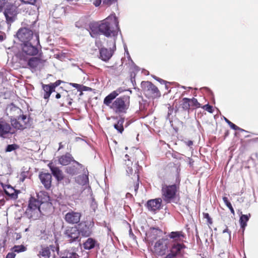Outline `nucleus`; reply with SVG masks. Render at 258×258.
I'll use <instances>...</instances> for the list:
<instances>
[{
    "mask_svg": "<svg viewBox=\"0 0 258 258\" xmlns=\"http://www.w3.org/2000/svg\"><path fill=\"white\" fill-rule=\"evenodd\" d=\"M116 1L117 0H102V4L103 5L110 6Z\"/></svg>",
    "mask_w": 258,
    "mask_h": 258,
    "instance_id": "nucleus-45",
    "label": "nucleus"
},
{
    "mask_svg": "<svg viewBox=\"0 0 258 258\" xmlns=\"http://www.w3.org/2000/svg\"><path fill=\"white\" fill-rule=\"evenodd\" d=\"M190 102H191V105L197 108H199L201 107V104L198 102L197 99L195 98H192V99H190Z\"/></svg>",
    "mask_w": 258,
    "mask_h": 258,
    "instance_id": "nucleus-41",
    "label": "nucleus"
},
{
    "mask_svg": "<svg viewBox=\"0 0 258 258\" xmlns=\"http://www.w3.org/2000/svg\"><path fill=\"white\" fill-rule=\"evenodd\" d=\"M141 88L144 94L148 98H157L160 96L158 89L151 82L143 81Z\"/></svg>",
    "mask_w": 258,
    "mask_h": 258,
    "instance_id": "nucleus-6",
    "label": "nucleus"
},
{
    "mask_svg": "<svg viewBox=\"0 0 258 258\" xmlns=\"http://www.w3.org/2000/svg\"><path fill=\"white\" fill-rule=\"evenodd\" d=\"M39 179L47 189H49L51 185V175L49 173H41L39 175Z\"/></svg>",
    "mask_w": 258,
    "mask_h": 258,
    "instance_id": "nucleus-16",
    "label": "nucleus"
},
{
    "mask_svg": "<svg viewBox=\"0 0 258 258\" xmlns=\"http://www.w3.org/2000/svg\"><path fill=\"white\" fill-rule=\"evenodd\" d=\"M77 181L80 184H87L89 182L88 174H87L85 172L84 174L77 177Z\"/></svg>",
    "mask_w": 258,
    "mask_h": 258,
    "instance_id": "nucleus-32",
    "label": "nucleus"
},
{
    "mask_svg": "<svg viewBox=\"0 0 258 258\" xmlns=\"http://www.w3.org/2000/svg\"><path fill=\"white\" fill-rule=\"evenodd\" d=\"M169 240L167 238H162L158 240L154 246V251L158 255L165 254L168 249Z\"/></svg>",
    "mask_w": 258,
    "mask_h": 258,
    "instance_id": "nucleus-10",
    "label": "nucleus"
},
{
    "mask_svg": "<svg viewBox=\"0 0 258 258\" xmlns=\"http://www.w3.org/2000/svg\"><path fill=\"white\" fill-rule=\"evenodd\" d=\"M182 88L185 89V87H184V86H182Z\"/></svg>",
    "mask_w": 258,
    "mask_h": 258,
    "instance_id": "nucleus-64",
    "label": "nucleus"
},
{
    "mask_svg": "<svg viewBox=\"0 0 258 258\" xmlns=\"http://www.w3.org/2000/svg\"><path fill=\"white\" fill-rule=\"evenodd\" d=\"M125 91V89H123L121 87H120L118 89H117L116 90L113 91V93H115L116 96H118L120 93Z\"/></svg>",
    "mask_w": 258,
    "mask_h": 258,
    "instance_id": "nucleus-47",
    "label": "nucleus"
},
{
    "mask_svg": "<svg viewBox=\"0 0 258 258\" xmlns=\"http://www.w3.org/2000/svg\"><path fill=\"white\" fill-rule=\"evenodd\" d=\"M223 233H228L229 234V237H230L231 236V232L229 230V229L228 228H226L225 229H224L223 231Z\"/></svg>",
    "mask_w": 258,
    "mask_h": 258,
    "instance_id": "nucleus-58",
    "label": "nucleus"
},
{
    "mask_svg": "<svg viewBox=\"0 0 258 258\" xmlns=\"http://www.w3.org/2000/svg\"><path fill=\"white\" fill-rule=\"evenodd\" d=\"M54 248V246L42 247L38 255L39 258H55Z\"/></svg>",
    "mask_w": 258,
    "mask_h": 258,
    "instance_id": "nucleus-13",
    "label": "nucleus"
},
{
    "mask_svg": "<svg viewBox=\"0 0 258 258\" xmlns=\"http://www.w3.org/2000/svg\"><path fill=\"white\" fill-rule=\"evenodd\" d=\"M177 191V187L175 184L162 185L161 194L163 201L166 203L173 202L176 198Z\"/></svg>",
    "mask_w": 258,
    "mask_h": 258,
    "instance_id": "nucleus-4",
    "label": "nucleus"
},
{
    "mask_svg": "<svg viewBox=\"0 0 258 258\" xmlns=\"http://www.w3.org/2000/svg\"><path fill=\"white\" fill-rule=\"evenodd\" d=\"M17 36L23 43L29 42L35 40V36H33L32 31L26 28L20 29L17 33Z\"/></svg>",
    "mask_w": 258,
    "mask_h": 258,
    "instance_id": "nucleus-9",
    "label": "nucleus"
},
{
    "mask_svg": "<svg viewBox=\"0 0 258 258\" xmlns=\"http://www.w3.org/2000/svg\"><path fill=\"white\" fill-rule=\"evenodd\" d=\"M102 0H93V4L95 7H98L100 5Z\"/></svg>",
    "mask_w": 258,
    "mask_h": 258,
    "instance_id": "nucleus-50",
    "label": "nucleus"
},
{
    "mask_svg": "<svg viewBox=\"0 0 258 258\" xmlns=\"http://www.w3.org/2000/svg\"><path fill=\"white\" fill-rule=\"evenodd\" d=\"M134 192L135 194V195H136L137 194V192L138 190V188H139V184H136L135 185H134Z\"/></svg>",
    "mask_w": 258,
    "mask_h": 258,
    "instance_id": "nucleus-56",
    "label": "nucleus"
},
{
    "mask_svg": "<svg viewBox=\"0 0 258 258\" xmlns=\"http://www.w3.org/2000/svg\"><path fill=\"white\" fill-rule=\"evenodd\" d=\"M27 64L32 69H35L37 67L42 63V60L37 57L27 58Z\"/></svg>",
    "mask_w": 258,
    "mask_h": 258,
    "instance_id": "nucleus-20",
    "label": "nucleus"
},
{
    "mask_svg": "<svg viewBox=\"0 0 258 258\" xmlns=\"http://www.w3.org/2000/svg\"><path fill=\"white\" fill-rule=\"evenodd\" d=\"M168 236L175 241H178L181 240V237H184V235L181 231H175L171 232Z\"/></svg>",
    "mask_w": 258,
    "mask_h": 258,
    "instance_id": "nucleus-29",
    "label": "nucleus"
},
{
    "mask_svg": "<svg viewBox=\"0 0 258 258\" xmlns=\"http://www.w3.org/2000/svg\"><path fill=\"white\" fill-rule=\"evenodd\" d=\"M61 83L60 80H57L54 83H50L49 85L53 90H55V88L58 86Z\"/></svg>",
    "mask_w": 258,
    "mask_h": 258,
    "instance_id": "nucleus-43",
    "label": "nucleus"
},
{
    "mask_svg": "<svg viewBox=\"0 0 258 258\" xmlns=\"http://www.w3.org/2000/svg\"><path fill=\"white\" fill-rule=\"evenodd\" d=\"M96 243L95 240L92 238H89L83 244L84 248L85 249L90 250L95 247Z\"/></svg>",
    "mask_w": 258,
    "mask_h": 258,
    "instance_id": "nucleus-27",
    "label": "nucleus"
},
{
    "mask_svg": "<svg viewBox=\"0 0 258 258\" xmlns=\"http://www.w3.org/2000/svg\"><path fill=\"white\" fill-rule=\"evenodd\" d=\"M186 145L189 147L192 146L193 145V142L191 141H187L185 142Z\"/></svg>",
    "mask_w": 258,
    "mask_h": 258,
    "instance_id": "nucleus-57",
    "label": "nucleus"
},
{
    "mask_svg": "<svg viewBox=\"0 0 258 258\" xmlns=\"http://www.w3.org/2000/svg\"><path fill=\"white\" fill-rule=\"evenodd\" d=\"M130 105V97L124 96L116 99L110 105V108L116 113H124Z\"/></svg>",
    "mask_w": 258,
    "mask_h": 258,
    "instance_id": "nucleus-3",
    "label": "nucleus"
},
{
    "mask_svg": "<svg viewBox=\"0 0 258 258\" xmlns=\"http://www.w3.org/2000/svg\"><path fill=\"white\" fill-rule=\"evenodd\" d=\"M119 22L114 14H111L100 23H92L89 25L90 34L93 38H97L103 34L107 37H113L112 47L109 49L101 48L99 50V58L104 61L109 60L116 49L115 39L120 31Z\"/></svg>",
    "mask_w": 258,
    "mask_h": 258,
    "instance_id": "nucleus-1",
    "label": "nucleus"
},
{
    "mask_svg": "<svg viewBox=\"0 0 258 258\" xmlns=\"http://www.w3.org/2000/svg\"><path fill=\"white\" fill-rule=\"evenodd\" d=\"M25 214L29 219L34 220L40 217L41 211L40 209L34 210L27 208Z\"/></svg>",
    "mask_w": 258,
    "mask_h": 258,
    "instance_id": "nucleus-21",
    "label": "nucleus"
},
{
    "mask_svg": "<svg viewBox=\"0 0 258 258\" xmlns=\"http://www.w3.org/2000/svg\"><path fill=\"white\" fill-rule=\"evenodd\" d=\"M11 250L12 252L20 253L24 252L27 250V247L24 245H15L11 248Z\"/></svg>",
    "mask_w": 258,
    "mask_h": 258,
    "instance_id": "nucleus-31",
    "label": "nucleus"
},
{
    "mask_svg": "<svg viewBox=\"0 0 258 258\" xmlns=\"http://www.w3.org/2000/svg\"><path fill=\"white\" fill-rule=\"evenodd\" d=\"M115 93L112 92L110 94L107 95L104 99V104L110 107V105L112 104V101L114 99L116 96Z\"/></svg>",
    "mask_w": 258,
    "mask_h": 258,
    "instance_id": "nucleus-30",
    "label": "nucleus"
},
{
    "mask_svg": "<svg viewBox=\"0 0 258 258\" xmlns=\"http://www.w3.org/2000/svg\"><path fill=\"white\" fill-rule=\"evenodd\" d=\"M61 83L60 80H57L54 83H50L49 85L53 90H55V88L58 86Z\"/></svg>",
    "mask_w": 258,
    "mask_h": 258,
    "instance_id": "nucleus-42",
    "label": "nucleus"
},
{
    "mask_svg": "<svg viewBox=\"0 0 258 258\" xmlns=\"http://www.w3.org/2000/svg\"><path fill=\"white\" fill-rule=\"evenodd\" d=\"M71 85L73 87H74L78 89H80L81 87V86L80 84H76V83H72V84H71Z\"/></svg>",
    "mask_w": 258,
    "mask_h": 258,
    "instance_id": "nucleus-53",
    "label": "nucleus"
},
{
    "mask_svg": "<svg viewBox=\"0 0 258 258\" xmlns=\"http://www.w3.org/2000/svg\"><path fill=\"white\" fill-rule=\"evenodd\" d=\"M251 215L250 214L247 215H241L239 219V223L241 228L242 229V232H244V229L247 226V222L249 220Z\"/></svg>",
    "mask_w": 258,
    "mask_h": 258,
    "instance_id": "nucleus-24",
    "label": "nucleus"
},
{
    "mask_svg": "<svg viewBox=\"0 0 258 258\" xmlns=\"http://www.w3.org/2000/svg\"><path fill=\"white\" fill-rule=\"evenodd\" d=\"M203 108L209 112H213V107L209 104H206L204 106Z\"/></svg>",
    "mask_w": 258,
    "mask_h": 258,
    "instance_id": "nucleus-46",
    "label": "nucleus"
},
{
    "mask_svg": "<svg viewBox=\"0 0 258 258\" xmlns=\"http://www.w3.org/2000/svg\"><path fill=\"white\" fill-rule=\"evenodd\" d=\"M184 247L182 244L177 243L172 245L170 253H169L165 258H175L176 255L180 253L181 250Z\"/></svg>",
    "mask_w": 258,
    "mask_h": 258,
    "instance_id": "nucleus-18",
    "label": "nucleus"
},
{
    "mask_svg": "<svg viewBox=\"0 0 258 258\" xmlns=\"http://www.w3.org/2000/svg\"><path fill=\"white\" fill-rule=\"evenodd\" d=\"M203 215H204V218L205 219H207V221L208 222L211 224L212 223V219L211 218H210V216H209V214L208 213H204L203 214Z\"/></svg>",
    "mask_w": 258,
    "mask_h": 258,
    "instance_id": "nucleus-49",
    "label": "nucleus"
},
{
    "mask_svg": "<svg viewBox=\"0 0 258 258\" xmlns=\"http://www.w3.org/2000/svg\"><path fill=\"white\" fill-rule=\"evenodd\" d=\"M59 146L58 150H60V149H62V148H63V145H62V143H59Z\"/></svg>",
    "mask_w": 258,
    "mask_h": 258,
    "instance_id": "nucleus-62",
    "label": "nucleus"
},
{
    "mask_svg": "<svg viewBox=\"0 0 258 258\" xmlns=\"http://www.w3.org/2000/svg\"><path fill=\"white\" fill-rule=\"evenodd\" d=\"M61 97V95L59 94V93H57L56 96H55V98L56 99H59Z\"/></svg>",
    "mask_w": 258,
    "mask_h": 258,
    "instance_id": "nucleus-61",
    "label": "nucleus"
},
{
    "mask_svg": "<svg viewBox=\"0 0 258 258\" xmlns=\"http://www.w3.org/2000/svg\"><path fill=\"white\" fill-rule=\"evenodd\" d=\"M21 238V235L20 233H15V238L16 240H19Z\"/></svg>",
    "mask_w": 258,
    "mask_h": 258,
    "instance_id": "nucleus-55",
    "label": "nucleus"
},
{
    "mask_svg": "<svg viewBox=\"0 0 258 258\" xmlns=\"http://www.w3.org/2000/svg\"><path fill=\"white\" fill-rule=\"evenodd\" d=\"M224 120L227 122L228 125L230 126V127L232 128L235 131H244V130L240 128L239 127L236 125L235 124L231 122L230 120H229L227 118L224 117Z\"/></svg>",
    "mask_w": 258,
    "mask_h": 258,
    "instance_id": "nucleus-37",
    "label": "nucleus"
},
{
    "mask_svg": "<svg viewBox=\"0 0 258 258\" xmlns=\"http://www.w3.org/2000/svg\"><path fill=\"white\" fill-rule=\"evenodd\" d=\"M154 78L155 79H156V80H157L158 81H159L160 83L162 84V83H164L165 82V81L161 79H160L157 77H154Z\"/></svg>",
    "mask_w": 258,
    "mask_h": 258,
    "instance_id": "nucleus-54",
    "label": "nucleus"
},
{
    "mask_svg": "<svg viewBox=\"0 0 258 258\" xmlns=\"http://www.w3.org/2000/svg\"><path fill=\"white\" fill-rule=\"evenodd\" d=\"M94 222L91 221H82L76 225L79 232L80 235L83 237H89L92 233Z\"/></svg>",
    "mask_w": 258,
    "mask_h": 258,
    "instance_id": "nucleus-7",
    "label": "nucleus"
},
{
    "mask_svg": "<svg viewBox=\"0 0 258 258\" xmlns=\"http://www.w3.org/2000/svg\"><path fill=\"white\" fill-rule=\"evenodd\" d=\"M71 161H74L79 166L82 167V164L78 162L73 160V158L70 153H67L64 155L61 156L58 159L59 163L62 165H67L69 164Z\"/></svg>",
    "mask_w": 258,
    "mask_h": 258,
    "instance_id": "nucleus-19",
    "label": "nucleus"
},
{
    "mask_svg": "<svg viewBox=\"0 0 258 258\" xmlns=\"http://www.w3.org/2000/svg\"><path fill=\"white\" fill-rule=\"evenodd\" d=\"M48 166L50 169L52 174L57 179V180H61L63 179V176L62 172L58 167L53 165L52 163H49L48 164Z\"/></svg>",
    "mask_w": 258,
    "mask_h": 258,
    "instance_id": "nucleus-22",
    "label": "nucleus"
},
{
    "mask_svg": "<svg viewBox=\"0 0 258 258\" xmlns=\"http://www.w3.org/2000/svg\"><path fill=\"white\" fill-rule=\"evenodd\" d=\"M190 99L187 98H184L182 99V103L181 104L182 107L184 110H188L190 107Z\"/></svg>",
    "mask_w": 258,
    "mask_h": 258,
    "instance_id": "nucleus-36",
    "label": "nucleus"
},
{
    "mask_svg": "<svg viewBox=\"0 0 258 258\" xmlns=\"http://www.w3.org/2000/svg\"><path fill=\"white\" fill-rule=\"evenodd\" d=\"M79 232L78 231V229L76 225L74 226L67 227L63 232L64 237L67 238V240L70 242H79L81 240Z\"/></svg>",
    "mask_w": 258,
    "mask_h": 258,
    "instance_id": "nucleus-8",
    "label": "nucleus"
},
{
    "mask_svg": "<svg viewBox=\"0 0 258 258\" xmlns=\"http://www.w3.org/2000/svg\"><path fill=\"white\" fill-rule=\"evenodd\" d=\"M149 233L152 239H155L162 234V231L158 228L152 227L150 228Z\"/></svg>",
    "mask_w": 258,
    "mask_h": 258,
    "instance_id": "nucleus-26",
    "label": "nucleus"
},
{
    "mask_svg": "<svg viewBox=\"0 0 258 258\" xmlns=\"http://www.w3.org/2000/svg\"><path fill=\"white\" fill-rule=\"evenodd\" d=\"M21 1L24 4L34 5L36 0H21Z\"/></svg>",
    "mask_w": 258,
    "mask_h": 258,
    "instance_id": "nucleus-48",
    "label": "nucleus"
},
{
    "mask_svg": "<svg viewBox=\"0 0 258 258\" xmlns=\"http://www.w3.org/2000/svg\"><path fill=\"white\" fill-rule=\"evenodd\" d=\"M28 118L26 115H22L17 118L11 119V124L15 128L22 130L26 128Z\"/></svg>",
    "mask_w": 258,
    "mask_h": 258,
    "instance_id": "nucleus-11",
    "label": "nucleus"
},
{
    "mask_svg": "<svg viewBox=\"0 0 258 258\" xmlns=\"http://www.w3.org/2000/svg\"><path fill=\"white\" fill-rule=\"evenodd\" d=\"M168 109V110L166 118L168 119L169 122L171 123L172 121L173 116L175 115L176 111H175L173 107L170 105L169 106Z\"/></svg>",
    "mask_w": 258,
    "mask_h": 258,
    "instance_id": "nucleus-34",
    "label": "nucleus"
},
{
    "mask_svg": "<svg viewBox=\"0 0 258 258\" xmlns=\"http://www.w3.org/2000/svg\"><path fill=\"white\" fill-rule=\"evenodd\" d=\"M6 37V34L4 33L0 32V41H3Z\"/></svg>",
    "mask_w": 258,
    "mask_h": 258,
    "instance_id": "nucleus-52",
    "label": "nucleus"
},
{
    "mask_svg": "<svg viewBox=\"0 0 258 258\" xmlns=\"http://www.w3.org/2000/svg\"><path fill=\"white\" fill-rule=\"evenodd\" d=\"M128 156L127 154H126V155H125V159H127V158H128ZM127 159L129 160V159Z\"/></svg>",
    "mask_w": 258,
    "mask_h": 258,
    "instance_id": "nucleus-63",
    "label": "nucleus"
},
{
    "mask_svg": "<svg viewBox=\"0 0 258 258\" xmlns=\"http://www.w3.org/2000/svg\"><path fill=\"white\" fill-rule=\"evenodd\" d=\"M223 200L225 204V205L227 206V207L229 209L231 212L234 215V210L231 204L229 202L228 198L227 197H224L223 198Z\"/></svg>",
    "mask_w": 258,
    "mask_h": 258,
    "instance_id": "nucleus-39",
    "label": "nucleus"
},
{
    "mask_svg": "<svg viewBox=\"0 0 258 258\" xmlns=\"http://www.w3.org/2000/svg\"><path fill=\"white\" fill-rule=\"evenodd\" d=\"M61 258H79L78 254L74 251H68L66 256H62Z\"/></svg>",
    "mask_w": 258,
    "mask_h": 258,
    "instance_id": "nucleus-38",
    "label": "nucleus"
},
{
    "mask_svg": "<svg viewBox=\"0 0 258 258\" xmlns=\"http://www.w3.org/2000/svg\"><path fill=\"white\" fill-rule=\"evenodd\" d=\"M129 234H130V237L132 238H134V237L135 236L134 234H133L132 230L131 228L129 231Z\"/></svg>",
    "mask_w": 258,
    "mask_h": 258,
    "instance_id": "nucleus-59",
    "label": "nucleus"
},
{
    "mask_svg": "<svg viewBox=\"0 0 258 258\" xmlns=\"http://www.w3.org/2000/svg\"><path fill=\"white\" fill-rule=\"evenodd\" d=\"M28 174V172H22L20 174V180L22 182H23L24 180L27 177Z\"/></svg>",
    "mask_w": 258,
    "mask_h": 258,
    "instance_id": "nucleus-44",
    "label": "nucleus"
},
{
    "mask_svg": "<svg viewBox=\"0 0 258 258\" xmlns=\"http://www.w3.org/2000/svg\"><path fill=\"white\" fill-rule=\"evenodd\" d=\"M15 256L16 254L14 252H9L6 256V258H15Z\"/></svg>",
    "mask_w": 258,
    "mask_h": 258,
    "instance_id": "nucleus-51",
    "label": "nucleus"
},
{
    "mask_svg": "<svg viewBox=\"0 0 258 258\" xmlns=\"http://www.w3.org/2000/svg\"><path fill=\"white\" fill-rule=\"evenodd\" d=\"M19 148V146L16 144H11L7 146L6 149V152H12L13 151L15 150L16 149H18Z\"/></svg>",
    "mask_w": 258,
    "mask_h": 258,
    "instance_id": "nucleus-40",
    "label": "nucleus"
},
{
    "mask_svg": "<svg viewBox=\"0 0 258 258\" xmlns=\"http://www.w3.org/2000/svg\"><path fill=\"white\" fill-rule=\"evenodd\" d=\"M39 44L38 36L35 35V40L29 42L23 43L22 44V53L20 55L21 60H27V56L36 55L38 53L39 50L36 45Z\"/></svg>",
    "mask_w": 258,
    "mask_h": 258,
    "instance_id": "nucleus-2",
    "label": "nucleus"
},
{
    "mask_svg": "<svg viewBox=\"0 0 258 258\" xmlns=\"http://www.w3.org/2000/svg\"><path fill=\"white\" fill-rule=\"evenodd\" d=\"M124 121V118H120L117 121V123L114 124V127L119 133H122L124 130L123 123Z\"/></svg>",
    "mask_w": 258,
    "mask_h": 258,
    "instance_id": "nucleus-33",
    "label": "nucleus"
},
{
    "mask_svg": "<svg viewBox=\"0 0 258 258\" xmlns=\"http://www.w3.org/2000/svg\"><path fill=\"white\" fill-rule=\"evenodd\" d=\"M14 133L9 123L5 121L0 120V137L6 138L9 134H13Z\"/></svg>",
    "mask_w": 258,
    "mask_h": 258,
    "instance_id": "nucleus-15",
    "label": "nucleus"
},
{
    "mask_svg": "<svg viewBox=\"0 0 258 258\" xmlns=\"http://www.w3.org/2000/svg\"><path fill=\"white\" fill-rule=\"evenodd\" d=\"M66 172L72 175L77 174L78 172V169L75 166L68 167L66 168Z\"/></svg>",
    "mask_w": 258,
    "mask_h": 258,
    "instance_id": "nucleus-35",
    "label": "nucleus"
},
{
    "mask_svg": "<svg viewBox=\"0 0 258 258\" xmlns=\"http://www.w3.org/2000/svg\"><path fill=\"white\" fill-rule=\"evenodd\" d=\"M40 203L39 201L36 200L34 198H30L28 208L31 209H40Z\"/></svg>",
    "mask_w": 258,
    "mask_h": 258,
    "instance_id": "nucleus-28",
    "label": "nucleus"
},
{
    "mask_svg": "<svg viewBox=\"0 0 258 258\" xmlns=\"http://www.w3.org/2000/svg\"><path fill=\"white\" fill-rule=\"evenodd\" d=\"M162 200L161 198H157L149 200L147 203L148 210L150 211L155 212L161 208Z\"/></svg>",
    "mask_w": 258,
    "mask_h": 258,
    "instance_id": "nucleus-14",
    "label": "nucleus"
},
{
    "mask_svg": "<svg viewBox=\"0 0 258 258\" xmlns=\"http://www.w3.org/2000/svg\"><path fill=\"white\" fill-rule=\"evenodd\" d=\"M42 87L44 91L43 98L48 100L51 94L55 92V90H53V88H51L49 84H42Z\"/></svg>",
    "mask_w": 258,
    "mask_h": 258,
    "instance_id": "nucleus-23",
    "label": "nucleus"
},
{
    "mask_svg": "<svg viewBox=\"0 0 258 258\" xmlns=\"http://www.w3.org/2000/svg\"><path fill=\"white\" fill-rule=\"evenodd\" d=\"M81 216V213L71 210L65 215L64 220L68 223L77 224L80 222Z\"/></svg>",
    "mask_w": 258,
    "mask_h": 258,
    "instance_id": "nucleus-12",
    "label": "nucleus"
},
{
    "mask_svg": "<svg viewBox=\"0 0 258 258\" xmlns=\"http://www.w3.org/2000/svg\"><path fill=\"white\" fill-rule=\"evenodd\" d=\"M1 185L6 194L10 197L11 199L15 200L18 198V194L19 193V191L16 190L14 188V187L9 184H5L1 183Z\"/></svg>",
    "mask_w": 258,
    "mask_h": 258,
    "instance_id": "nucleus-17",
    "label": "nucleus"
},
{
    "mask_svg": "<svg viewBox=\"0 0 258 258\" xmlns=\"http://www.w3.org/2000/svg\"><path fill=\"white\" fill-rule=\"evenodd\" d=\"M126 172L128 174L129 173L132 174V172H133V169L130 167H128L127 169L126 170Z\"/></svg>",
    "mask_w": 258,
    "mask_h": 258,
    "instance_id": "nucleus-60",
    "label": "nucleus"
},
{
    "mask_svg": "<svg viewBox=\"0 0 258 258\" xmlns=\"http://www.w3.org/2000/svg\"><path fill=\"white\" fill-rule=\"evenodd\" d=\"M64 13L62 7H56L53 11L51 12V16L55 19L60 18Z\"/></svg>",
    "mask_w": 258,
    "mask_h": 258,
    "instance_id": "nucleus-25",
    "label": "nucleus"
},
{
    "mask_svg": "<svg viewBox=\"0 0 258 258\" xmlns=\"http://www.w3.org/2000/svg\"><path fill=\"white\" fill-rule=\"evenodd\" d=\"M10 2L11 3L6 5L4 12L8 24H11L15 21L18 13L16 1L12 0Z\"/></svg>",
    "mask_w": 258,
    "mask_h": 258,
    "instance_id": "nucleus-5",
    "label": "nucleus"
}]
</instances>
